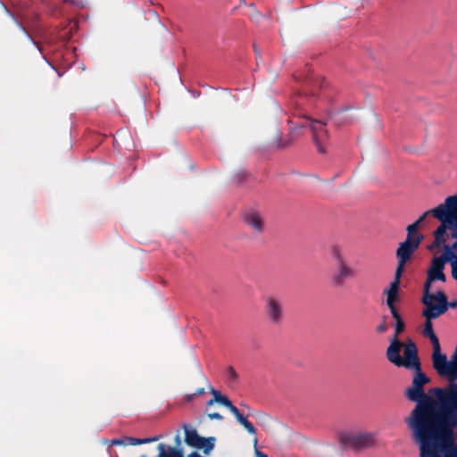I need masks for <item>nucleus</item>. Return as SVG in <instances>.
Instances as JSON below:
<instances>
[{
	"label": "nucleus",
	"mask_w": 457,
	"mask_h": 457,
	"mask_svg": "<svg viewBox=\"0 0 457 457\" xmlns=\"http://www.w3.org/2000/svg\"><path fill=\"white\" fill-rule=\"evenodd\" d=\"M257 444H258V439H257V437L255 436V437L253 438V445H254V447H255V456H256V457H268V455H267L266 453H262V452H261V451H259V450L257 449Z\"/></svg>",
	"instance_id": "nucleus-24"
},
{
	"label": "nucleus",
	"mask_w": 457,
	"mask_h": 457,
	"mask_svg": "<svg viewBox=\"0 0 457 457\" xmlns=\"http://www.w3.org/2000/svg\"><path fill=\"white\" fill-rule=\"evenodd\" d=\"M205 393V389L204 387H200L195 391V395H204Z\"/></svg>",
	"instance_id": "nucleus-30"
},
{
	"label": "nucleus",
	"mask_w": 457,
	"mask_h": 457,
	"mask_svg": "<svg viewBox=\"0 0 457 457\" xmlns=\"http://www.w3.org/2000/svg\"><path fill=\"white\" fill-rule=\"evenodd\" d=\"M340 443L345 447L360 450L372 445L374 437L370 433L348 432L340 436Z\"/></svg>",
	"instance_id": "nucleus-10"
},
{
	"label": "nucleus",
	"mask_w": 457,
	"mask_h": 457,
	"mask_svg": "<svg viewBox=\"0 0 457 457\" xmlns=\"http://www.w3.org/2000/svg\"><path fill=\"white\" fill-rule=\"evenodd\" d=\"M427 300L428 299H421L422 303L425 305L422 315L426 319L422 333L425 337L429 338L433 346V367L436 370L437 374H457V346L450 356V359L447 360L446 354L441 353L440 343L438 337L434 332L431 321L433 319H436L443 315L445 309L443 306L431 308Z\"/></svg>",
	"instance_id": "nucleus-2"
},
{
	"label": "nucleus",
	"mask_w": 457,
	"mask_h": 457,
	"mask_svg": "<svg viewBox=\"0 0 457 457\" xmlns=\"http://www.w3.org/2000/svg\"><path fill=\"white\" fill-rule=\"evenodd\" d=\"M391 314L395 320V334L386 349V358L397 367L409 366L411 361L417 360V345L411 339H408L405 345L399 340V335L404 331L405 324L398 312H393Z\"/></svg>",
	"instance_id": "nucleus-4"
},
{
	"label": "nucleus",
	"mask_w": 457,
	"mask_h": 457,
	"mask_svg": "<svg viewBox=\"0 0 457 457\" xmlns=\"http://www.w3.org/2000/svg\"><path fill=\"white\" fill-rule=\"evenodd\" d=\"M428 214H431V210L424 212L414 223H412L407 227L406 239H410V240L413 241V240L419 238L420 243H421V241L423 239V236L421 234L418 233V228H419L420 224L425 220V218Z\"/></svg>",
	"instance_id": "nucleus-18"
},
{
	"label": "nucleus",
	"mask_w": 457,
	"mask_h": 457,
	"mask_svg": "<svg viewBox=\"0 0 457 457\" xmlns=\"http://www.w3.org/2000/svg\"><path fill=\"white\" fill-rule=\"evenodd\" d=\"M330 253L332 257L336 260L337 264L345 262L343 257L342 250L338 245H333L330 249Z\"/></svg>",
	"instance_id": "nucleus-22"
},
{
	"label": "nucleus",
	"mask_w": 457,
	"mask_h": 457,
	"mask_svg": "<svg viewBox=\"0 0 457 457\" xmlns=\"http://www.w3.org/2000/svg\"><path fill=\"white\" fill-rule=\"evenodd\" d=\"M387 329V325L385 321L381 322L376 328V331L379 334L385 333Z\"/></svg>",
	"instance_id": "nucleus-27"
},
{
	"label": "nucleus",
	"mask_w": 457,
	"mask_h": 457,
	"mask_svg": "<svg viewBox=\"0 0 457 457\" xmlns=\"http://www.w3.org/2000/svg\"><path fill=\"white\" fill-rule=\"evenodd\" d=\"M427 301L429 303V306L431 308H438L440 306L445 307V310L444 311V313L447 312L448 308L457 307V300L448 302L445 292L441 290L432 294L431 297H429Z\"/></svg>",
	"instance_id": "nucleus-14"
},
{
	"label": "nucleus",
	"mask_w": 457,
	"mask_h": 457,
	"mask_svg": "<svg viewBox=\"0 0 457 457\" xmlns=\"http://www.w3.org/2000/svg\"><path fill=\"white\" fill-rule=\"evenodd\" d=\"M290 143H291V139H288V140L285 141L284 143H282L281 138L279 137H277V138H276V145H277V147H278V148H286L290 145Z\"/></svg>",
	"instance_id": "nucleus-23"
},
{
	"label": "nucleus",
	"mask_w": 457,
	"mask_h": 457,
	"mask_svg": "<svg viewBox=\"0 0 457 457\" xmlns=\"http://www.w3.org/2000/svg\"><path fill=\"white\" fill-rule=\"evenodd\" d=\"M337 272L332 277V281L336 286H342L344 282L354 277V270L345 262L337 264Z\"/></svg>",
	"instance_id": "nucleus-16"
},
{
	"label": "nucleus",
	"mask_w": 457,
	"mask_h": 457,
	"mask_svg": "<svg viewBox=\"0 0 457 457\" xmlns=\"http://www.w3.org/2000/svg\"><path fill=\"white\" fill-rule=\"evenodd\" d=\"M431 214L441 224L434 232V242L428 247L429 250L439 247L446 242L448 228H457V195L446 197L444 204L431 210Z\"/></svg>",
	"instance_id": "nucleus-5"
},
{
	"label": "nucleus",
	"mask_w": 457,
	"mask_h": 457,
	"mask_svg": "<svg viewBox=\"0 0 457 457\" xmlns=\"http://www.w3.org/2000/svg\"><path fill=\"white\" fill-rule=\"evenodd\" d=\"M302 120L296 123L299 128L309 127L312 133V140L320 154L326 153V145L328 141V133L326 129V123L320 120H313L301 112L295 113Z\"/></svg>",
	"instance_id": "nucleus-7"
},
{
	"label": "nucleus",
	"mask_w": 457,
	"mask_h": 457,
	"mask_svg": "<svg viewBox=\"0 0 457 457\" xmlns=\"http://www.w3.org/2000/svg\"><path fill=\"white\" fill-rule=\"evenodd\" d=\"M252 415L255 417L257 422L262 427H268L270 423L271 418L263 411H253Z\"/></svg>",
	"instance_id": "nucleus-21"
},
{
	"label": "nucleus",
	"mask_w": 457,
	"mask_h": 457,
	"mask_svg": "<svg viewBox=\"0 0 457 457\" xmlns=\"http://www.w3.org/2000/svg\"><path fill=\"white\" fill-rule=\"evenodd\" d=\"M452 230L451 236L455 239V242L453 245H445L446 247L450 248L451 251H453V257L452 260V276L457 277V228H450Z\"/></svg>",
	"instance_id": "nucleus-19"
},
{
	"label": "nucleus",
	"mask_w": 457,
	"mask_h": 457,
	"mask_svg": "<svg viewBox=\"0 0 457 457\" xmlns=\"http://www.w3.org/2000/svg\"><path fill=\"white\" fill-rule=\"evenodd\" d=\"M403 367L415 370L411 386L404 393L409 401L416 403L405 419L411 439L457 428V374H438L448 385L431 388L429 395L424 390L429 378L421 371L419 355L412 364Z\"/></svg>",
	"instance_id": "nucleus-1"
},
{
	"label": "nucleus",
	"mask_w": 457,
	"mask_h": 457,
	"mask_svg": "<svg viewBox=\"0 0 457 457\" xmlns=\"http://www.w3.org/2000/svg\"><path fill=\"white\" fill-rule=\"evenodd\" d=\"M455 280H457V277H453Z\"/></svg>",
	"instance_id": "nucleus-33"
},
{
	"label": "nucleus",
	"mask_w": 457,
	"mask_h": 457,
	"mask_svg": "<svg viewBox=\"0 0 457 457\" xmlns=\"http://www.w3.org/2000/svg\"><path fill=\"white\" fill-rule=\"evenodd\" d=\"M185 430V443L193 448L201 449L204 454H209L215 445V437L201 436L194 428L189 429L187 424L183 425Z\"/></svg>",
	"instance_id": "nucleus-8"
},
{
	"label": "nucleus",
	"mask_w": 457,
	"mask_h": 457,
	"mask_svg": "<svg viewBox=\"0 0 457 457\" xmlns=\"http://www.w3.org/2000/svg\"><path fill=\"white\" fill-rule=\"evenodd\" d=\"M420 244L419 238L413 241L405 239L403 242L399 244L395 253L398 262L395 273L403 275L407 262L411 259L413 253L419 248Z\"/></svg>",
	"instance_id": "nucleus-9"
},
{
	"label": "nucleus",
	"mask_w": 457,
	"mask_h": 457,
	"mask_svg": "<svg viewBox=\"0 0 457 457\" xmlns=\"http://www.w3.org/2000/svg\"><path fill=\"white\" fill-rule=\"evenodd\" d=\"M175 442H176V446L175 447L176 448H179V446L181 441H180V436H179V433L177 434V436L175 437Z\"/></svg>",
	"instance_id": "nucleus-29"
},
{
	"label": "nucleus",
	"mask_w": 457,
	"mask_h": 457,
	"mask_svg": "<svg viewBox=\"0 0 457 457\" xmlns=\"http://www.w3.org/2000/svg\"><path fill=\"white\" fill-rule=\"evenodd\" d=\"M453 256V251H451L450 248L446 247L445 245L442 255L433 258L424 284L422 299L431 297L432 293H430V288L432 282L435 280L445 281V275L444 274L445 265L448 262L452 264Z\"/></svg>",
	"instance_id": "nucleus-6"
},
{
	"label": "nucleus",
	"mask_w": 457,
	"mask_h": 457,
	"mask_svg": "<svg viewBox=\"0 0 457 457\" xmlns=\"http://www.w3.org/2000/svg\"><path fill=\"white\" fill-rule=\"evenodd\" d=\"M402 275L395 273L394 280L390 283L389 287L384 291L386 295V305L390 312H398L395 303L399 300L398 291Z\"/></svg>",
	"instance_id": "nucleus-13"
},
{
	"label": "nucleus",
	"mask_w": 457,
	"mask_h": 457,
	"mask_svg": "<svg viewBox=\"0 0 457 457\" xmlns=\"http://www.w3.org/2000/svg\"><path fill=\"white\" fill-rule=\"evenodd\" d=\"M240 405H241V406H243V407H246V404H245V403H240Z\"/></svg>",
	"instance_id": "nucleus-32"
},
{
	"label": "nucleus",
	"mask_w": 457,
	"mask_h": 457,
	"mask_svg": "<svg viewBox=\"0 0 457 457\" xmlns=\"http://www.w3.org/2000/svg\"><path fill=\"white\" fill-rule=\"evenodd\" d=\"M265 314L270 324L279 326L285 319L284 306L281 300L269 296L266 298Z\"/></svg>",
	"instance_id": "nucleus-12"
},
{
	"label": "nucleus",
	"mask_w": 457,
	"mask_h": 457,
	"mask_svg": "<svg viewBox=\"0 0 457 457\" xmlns=\"http://www.w3.org/2000/svg\"><path fill=\"white\" fill-rule=\"evenodd\" d=\"M195 397V393H194V394H190V395H187L186 396V400H187V402H190V401H192Z\"/></svg>",
	"instance_id": "nucleus-31"
},
{
	"label": "nucleus",
	"mask_w": 457,
	"mask_h": 457,
	"mask_svg": "<svg viewBox=\"0 0 457 457\" xmlns=\"http://www.w3.org/2000/svg\"><path fill=\"white\" fill-rule=\"evenodd\" d=\"M228 378L231 380H236L237 378V374L235 369L231 366L228 368Z\"/></svg>",
	"instance_id": "nucleus-25"
},
{
	"label": "nucleus",
	"mask_w": 457,
	"mask_h": 457,
	"mask_svg": "<svg viewBox=\"0 0 457 457\" xmlns=\"http://www.w3.org/2000/svg\"><path fill=\"white\" fill-rule=\"evenodd\" d=\"M411 441L420 451V457H457V428L438 432Z\"/></svg>",
	"instance_id": "nucleus-3"
},
{
	"label": "nucleus",
	"mask_w": 457,
	"mask_h": 457,
	"mask_svg": "<svg viewBox=\"0 0 457 457\" xmlns=\"http://www.w3.org/2000/svg\"><path fill=\"white\" fill-rule=\"evenodd\" d=\"M207 415L210 420H223V416L221 414H220L219 412H209V413H207Z\"/></svg>",
	"instance_id": "nucleus-26"
},
{
	"label": "nucleus",
	"mask_w": 457,
	"mask_h": 457,
	"mask_svg": "<svg viewBox=\"0 0 457 457\" xmlns=\"http://www.w3.org/2000/svg\"><path fill=\"white\" fill-rule=\"evenodd\" d=\"M215 403H218L220 404H222L226 408H228L230 412L236 417L237 420L246 429V431L255 436L256 435V428L253 427V425L244 416L240 413L237 407H236L232 402L223 395H218L216 399H211L207 402V406L213 405Z\"/></svg>",
	"instance_id": "nucleus-11"
},
{
	"label": "nucleus",
	"mask_w": 457,
	"mask_h": 457,
	"mask_svg": "<svg viewBox=\"0 0 457 457\" xmlns=\"http://www.w3.org/2000/svg\"><path fill=\"white\" fill-rule=\"evenodd\" d=\"M162 436H156L153 437H145V438H136L126 436L123 438H116L112 441V445H138L143 444H148L152 442L158 441Z\"/></svg>",
	"instance_id": "nucleus-17"
},
{
	"label": "nucleus",
	"mask_w": 457,
	"mask_h": 457,
	"mask_svg": "<svg viewBox=\"0 0 457 457\" xmlns=\"http://www.w3.org/2000/svg\"><path fill=\"white\" fill-rule=\"evenodd\" d=\"M244 221L248 225L255 233H262L265 225L264 220L262 215L255 211H250L244 216Z\"/></svg>",
	"instance_id": "nucleus-15"
},
{
	"label": "nucleus",
	"mask_w": 457,
	"mask_h": 457,
	"mask_svg": "<svg viewBox=\"0 0 457 457\" xmlns=\"http://www.w3.org/2000/svg\"><path fill=\"white\" fill-rule=\"evenodd\" d=\"M210 392L213 395L212 399H216L218 395H221L219 391L215 390L213 387H210Z\"/></svg>",
	"instance_id": "nucleus-28"
},
{
	"label": "nucleus",
	"mask_w": 457,
	"mask_h": 457,
	"mask_svg": "<svg viewBox=\"0 0 457 457\" xmlns=\"http://www.w3.org/2000/svg\"><path fill=\"white\" fill-rule=\"evenodd\" d=\"M167 457H184V452L181 448H176L172 446L166 447ZM188 457H203L197 453H192Z\"/></svg>",
	"instance_id": "nucleus-20"
}]
</instances>
